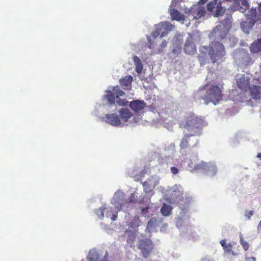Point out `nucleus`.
<instances>
[{
  "instance_id": "603ef678",
  "label": "nucleus",
  "mask_w": 261,
  "mask_h": 261,
  "mask_svg": "<svg viewBox=\"0 0 261 261\" xmlns=\"http://www.w3.org/2000/svg\"><path fill=\"white\" fill-rule=\"evenodd\" d=\"M258 11L260 13V15L261 16V4L259 5V6L258 7Z\"/></svg>"
},
{
  "instance_id": "412c9836",
  "label": "nucleus",
  "mask_w": 261,
  "mask_h": 261,
  "mask_svg": "<svg viewBox=\"0 0 261 261\" xmlns=\"http://www.w3.org/2000/svg\"><path fill=\"white\" fill-rule=\"evenodd\" d=\"M189 141H194L195 143H198V139L197 136L191 134H186L181 139L179 146L181 149L186 148L191 146Z\"/></svg>"
},
{
  "instance_id": "6ab92c4d",
  "label": "nucleus",
  "mask_w": 261,
  "mask_h": 261,
  "mask_svg": "<svg viewBox=\"0 0 261 261\" xmlns=\"http://www.w3.org/2000/svg\"><path fill=\"white\" fill-rule=\"evenodd\" d=\"M176 4V7H171L170 6V9L169 10L170 12V16L173 20H175L178 21H184L185 20V17L184 15L181 14L177 10L175 9V8H181V9L185 11V9L187 8L185 6H182L181 3H175L174 5Z\"/></svg>"
},
{
  "instance_id": "f03ea898",
  "label": "nucleus",
  "mask_w": 261,
  "mask_h": 261,
  "mask_svg": "<svg viewBox=\"0 0 261 261\" xmlns=\"http://www.w3.org/2000/svg\"><path fill=\"white\" fill-rule=\"evenodd\" d=\"M189 170L192 173L201 172L210 177L216 175L218 170L216 165L212 162H206L200 160L197 155L191 157L188 164Z\"/></svg>"
},
{
  "instance_id": "13d9d810",
  "label": "nucleus",
  "mask_w": 261,
  "mask_h": 261,
  "mask_svg": "<svg viewBox=\"0 0 261 261\" xmlns=\"http://www.w3.org/2000/svg\"><path fill=\"white\" fill-rule=\"evenodd\" d=\"M227 20L230 21V19H229L228 18H227Z\"/></svg>"
},
{
  "instance_id": "423d86ee",
  "label": "nucleus",
  "mask_w": 261,
  "mask_h": 261,
  "mask_svg": "<svg viewBox=\"0 0 261 261\" xmlns=\"http://www.w3.org/2000/svg\"><path fill=\"white\" fill-rule=\"evenodd\" d=\"M99 105L95 107L94 109L92 111V114L96 117L101 121L104 122L109 125L115 127H122L121 122L120 121V118L118 115L116 113H107L105 116H103L102 113L106 112H110V109L107 111H101L98 107Z\"/></svg>"
},
{
  "instance_id": "72a5a7b5",
  "label": "nucleus",
  "mask_w": 261,
  "mask_h": 261,
  "mask_svg": "<svg viewBox=\"0 0 261 261\" xmlns=\"http://www.w3.org/2000/svg\"><path fill=\"white\" fill-rule=\"evenodd\" d=\"M172 209L171 205L164 203L161 208V213L163 216L168 217L171 214Z\"/></svg>"
},
{
  "instance_id": "4be33fe9",
  "label": "nucleus",
  "mask_w": 261,
  "mask_h": 261,
  "mask_svg": "<svg viewBox=\"0 0 261 261\" xmlns=\"http://www.w3.org/2000/svg\"><path fill=\"white\" fill-rule=\"evenodd\" d=\"M108 253L107 252L102 258H100V255L95 249H91L88 255L87 259L88 261H108Z\"/></svg>"
},
{
  "instance_id": "4d7b16f0",
  "label": "nucleus",
  "mask_w": 261,
  "mask_h": 261,
  "mask_svg": "<svg viewBox=\"0 0 261 261\" xmlns=\"http://www.w3.org/2000/svg\"><path fill=\"white\" fill-rule=\"evenodd\" d=\"M259 227H261V220L259 222V224H258V228H259Z\"/></svg>"
},
{
  "instance_id": "0eeeda50",
  "label": "nucleus",
  "mask_w": 261,
  "mask_h": 261,
  "mask_svg": "<svg viewBox=\"0 0 261 261\" xmlns=\"http://www.w3.org/2000/svg\"><path fill=\"white\" fill-rule=\"evenodd\" d=\"M204 124L201 117L192 114L188 118L185 127L191 134L198 137L201 134V128Z\"/></svg>"
},
{
  "instance_id": "58836bf2",
  "label": "nucleus",
  "mask_w": 261,
  "mask_h": 261,
  "mask_svg": "<svg viewBox=\"0 0 261 261\" xmlns=\"http://www.w3.org/2000/svg\"><path fill=\"white\" fill-rule=\"evenodd\" d=\"M140 225V221L138 218H134L128 225V229H137Z\"/></svg>"
},
{
  "instance_id": "6e6552de",
  "label": "nucleus",
  "mask_w": 261,
  "mask_h": 261,
  "mask_svg": "<svg viewBox=\"0 0 261 261\" xmlns=\"http://www.w3.org/2000/svg\"><path fill=\"white\" fill-rule=\"evenodd\" d=\"M147 39L148 43L144 46L143 49V51L147 58L153 54H159L164 53L165 49L168 44V41L166 39L160 38V41L159 45L155 49H153L152 48L151 39L149 36H147Z\"/></svg>"
},
{
  "instance_id": "aec40b11",
  "label": "nucleus",
  "mask_w": 261,
  "mask_h": 261,
  "mask_svg": "<svg viewBox=\"0 0 261 261\" xmlns=\"http://www.w3.org/2000/svg\"><path fill=\"white\" fill-rule=\"evenodd\" d=\"M120 121L121 122L122 127L125 126L129 119L133 116L131 111L127 108H122L118 111Z\"/></svg>"
},
{
  "instance_id": "a211bd4d",
  "label": "nucleus",
  "mask_w": 261,
  "mask_h": 261,
  "mask_svg": "<svg viewBox=\"0 0 261 261\" xmlns=\"http://www.w3.org/2000/svg\"><path fill=\"white\" fill-rule=\"evenodd\" d=\"M250 76L248 74H238L236 76L237 86L242 90H246L248 87Z\"/></svg>"
},
{
  "instance_id": "f704fd0d",
  "label": "nucleus",
  "mask_w": 261,
  "mask_h": 261,
  "mask_svg": "<svg viewBox=\"0 0 261 261\" xmlns=\"http://www.w3.org/2000/svg\"><path fill=\"white\" fill-rule=\"evenodd\" d=\"M183 41V37L180 34L175 35L173 40L172 45L173 46H181Z\"/></svg>"
},
{
  "instance_id": "de8ad7c7",
  "label": "nucleus",
  "mask_w": 261,
  "mask_h": 261,
  "mask_svg": "<svg viewBox=\"0 0 261 261\" xmlns=\"http://www.w3.org/2000/svg\"><path fill=\"white\" fill-rule=\"evenodd\" d=\"M245 260L247 261H256V258L254 257H246Z\"/></svg>"
},
{
  "instance_id": "c03bdc74",
  "label": "nucleus",
  "mask_w": 261,
  "mask_h": 261,
  "mask_svg": "<svg viewBox=\"0 0 261 261\" xmlns=\"http://www.w3.org/2000/svg\"><path fill=\"white\" fill-rule=\"evenodd\" d=\"M168 226V225L167 223H164V224H163V225L161 226L160 228L161 231L165 232Z\"/></svg>"
},
{
  "instance_id": "cd10ccee",
  "label": "nucleus",
  "mask_w": 261,
  "mask_h": 261,
  "mask_svg": "<svg viewBox=\"0 0 261 261\" xmlns=\"http://www.w3.org/2000/svg\"><path fill=\"white\" fill-rule=\"evenodd\" d=\"M139 202H145L146 203V206L145 207H142L141 209V212L142 215L144 216L145 217H148L149 215H148V213H149V210L151 208L150 205H152V204L150 203V199L147 198H143L142 199H141L140 200H139Z\"/></svg>"
},
{
  "instance_id": "c756f323",
  "label": "nucleus",
  "mask_w": 261,
  "mask_h": 261,
  "mask_svg": "<svg viewBox=\"0 0 261 261\" xmlns=\"http://www.w3.org/2000/svg\"><path fill=\"white\" fill-rule=\"evenodd\" d=\"M133 80L132 76L126 75L120 80V84L122 86L124 87L125 89H129L131 86Z\"/></svg>"
},
{
  "instance_id": "8fccbe9b",
  "label": "nucleus",
  "mask_w": 261,
  "mask_h": 261,
  "mask_svg": "<svg viewBox=\"0 0 261 261\" xmlns=\"http://www.w3.org/2000/svg\"><path fill=\"white\" fill-rule=\"evenodd\" d=\"M189 143L191 144V146L192 147H195L198 143H195V142L194 141H189Z\"/></svg>"
},
{
  "instance_id": "c85d7f7f",
  "label": "nucleus",
  "mask_w": 261,
  "mask_h": 261,
  "mask_svg": "<svg viewBox=\"0 0 261 261\" xmlns=\"http://www.w3.org/2000/svg\"><path fill=\"white\" fill-rule=\"evenodd\" d=\"M256 8H252L248 13L245 14L246 18L251 22V25H254L256 21Z\"/></svg>"
},
{
  "instance_id": "e433bc0d",
  "label": "nucleus",
  "mask_w": 261,
  "mask_h": 261,
  "mask_svg": "<svg viewBox=\"0 0 261 261\" xmlns=\"http://www.w3.org/2000/svg\"><path fill=\"white\" fill-rule=\"evenodd\" d=\"M253 25H251V22H246L245 21L241 23V28L242 31L246 34H249V30L252 28Z\"/></svg>"
},
{
  "instance_id": "473e14b6",
  "label": "nucleus",
  "mask_w": 261,
  "mask_h": 261,
  "mask_svg": "<svg viewBox=\"0 0 261 261\" xmlns=\"http://www.w3.org/2000/svg\"><path fill=\"white\" fill-rule=\"evenodd\" d=\"M250 49L252 53H254L261 51V38L257 39L252 43Z\"/></svg>"
},
{
  "instance_id": "f8f14e48",
  "label": "nucleus",
  "mask_w": 261,
  "mask_h": 261,
  "mask_svg": "<svg viewBox=\"0 0 261 261\" xmlns=\"http://www.w3.org/2000/svg\"><path fill=\"white\" fill-rule=\"evenodd\" d=\"M185 12L186 14H189V19H199L204 16L206 12L205 7L201 5L197 4L194 5L190 9L186 8L185 9Z\"/></svg>"
},
{
  "instance_id": "b1692460",
  "label": "nucleus",
  "mask_w": 261,
  "mask_h": 261,
  "mask_svg": "<svg viewBox=\"0 0 261 261\" xmlns=\"http://www.w3.org/2000/svg\"><path fill=\"white\" fill-rule=\"evenodd\" d=\"M184 50L186 54L190 55L194 54L196 51L195 45L193 41V38L190 35L186 40Z\"/></svg>"
},
{
  "instance_id": "6e6d98bb",
  "label": "nucleus",
  "mask_w": 261,
  "mask_h": 261,
  "mask_svg": "<svg viewBox=\"0 0 261 261\" xmlns=\"http://www.w3.org/2000/svg\"><path fill=\"white\" fill-rule=\"evenodd\" d=\"M230 253L232 254L233 256H236L237 255V253H235L232 250V251L230 252Z\"/></svg>"
},
{
  "instance_id": "1a4fd4ad",
  "label": "nucleus",
  "mask_w": 261,
  "mask_h": 261,
  "mask_svg": "<svg viewBox=\"0 0 261 261\" xmlns=\"http://www.w3.org/2000/svg\"><path fill=\"white\" fill-rule=\"evenodd\" d=\"M174 28V26L168 21H162L155 25L154 30L152 33V37L155 39L158 36L160 38L166 37Z\"/></svg>"
},
{
  "instance_id": "f3484780",
  "label": "nucleus",
  "mask_w": 261,
  "mask_h": 261,
  "mask_svg": "<svg viewBox=\"0 0 261 261\" xmlns=\"http://www.w3.org/2000/svg\"><path fill=\"white\" fill-rule=\"evenodd\" d=\"M159 181L160 177L158 176L153 175L148 177L145 181H141L144 191L146 193L151 192L159 184Z\"/></svg>"
},
{
  "instance_id": "3c124183",
  "label": "nucleus",
  "mask_w": 261,
  "mask_h": 261,
  "mask_svg": "<svg viewBox=\"0 0 261 261\" xmlns=\"http://www.w3.org/2000/svg\"><path fill=\"white\" fill-rule=\"evenodd\" d=\"M207 0H200L198 4L201 5V4H204L206 3Z\"/></svg>"
},
{
  "instance_id": "2f4dec72",
  "label": "nucleus",
  "mask_w": 261,
  "mask_h": 261,
  "mask_svg": "<svg viewBox=\"0 0 261 261\" xmlns=\"http://www.w3.org/2000/svg\"><path fill=\"white\" fill-rule=\"evenodd\" d=\"M133 61L135 66V71L137 73L138 75L140 74L143 70V64L139 57L137 56H134Z\"/></svg>"
},
{
  "instance_id": "49530a36",
  "label": "nucleus",
  "mask_w": 261,
  "mask_h": 261,
  "mask_svg": "<svg viewBox=\"0 0 261 261\" xmlns=\"http://www.w3.org/2000/svg\"><path fill=\"white\" fill-rule=\"evenodd\" d=\"M178 169L176 167H172L171 168V172H172V174H176L178 172Z\"/></svg>"
},
{
  "instance_id": "f257e3e1",
  "label": "nucleus",
  "mask_w": 261,
  "mask_h": 261,
  "mask_svg": "<svg viewBox=\"0 0 261 261\" xmlns=\"http://www.w3.org/2000/svg\"><path fill=\"white\" fill-rule=\"evenodd\" d=\"M125 95V93L120 89L119 86L109 87L105 91V94L102 96V100L103 101L107 100L108 103L99 105L98 107L103 112L105 110H107V111H108L109 109H110L111 107L114 105L116 99H117L116 103L118 106H126L128 101L125 99L119 98L120 96H124Z\"/></svg>"
},
{
  "instance_id": "dca6fc26",
  "label": "nucleus",
  "mask_w": 261,
  "mask_h": 261,
  "mask_svg": "<svg viewBox=\"0 0 261 261\" xmlns=\"http://www.w3.org/2000/svg\"><path fill=\"white\" fill-rule=\"evenodd\" d=\"M138 248L141 251L143 256L147 258L153 249L152 242L148 239H141L138 243Z\"/></svg>"
},
{
  "instance_id": "5fc2aeb1",
  "label": "nucleus",
  "mask_w": 261,
  "mask_h": 261,
  "mask_svg": "<svg viewBox=\"0 0 261 261\" xmlns=\"http://www.w3.org/2000/svg\"><path fill=\"white\" fill-rule=\"evenodd\" d=\"M256 156H257V158H259L261 160V153H258L257 154Z\"/></svg>"
},
{
  "instance_id": "9b49d317",
  "label": "nucleus",
  "mask_w": 261,
  "mask_h": 261,
  "mask_svg": "<svg viewBox=\"0 0 261 261\" xmlns=\"http://www.w3.org/2000/svg\"><path fill=\"white\" fill-rule=\"evenodd\" d=\"M190 216L188 214V209L187 207H182L180 212L175 217V224L176 227L184 231L189 224Z\"/></svg>"
},
{
  "instance_id": "5701e85b",
  "label": "nucleus",
  "mask_w": 261,
  "mask_h": 261,
  "mask_svg": "<svg viewBox=\"0 0 261 261\" xmlns=\"http://www.w3.org/2000/svg\"><path fill=\"white\" fill-rule=\"evenodd\" d=\"M138 232L137 229L128 228L124 233V237L126 239L127 243L130 247L134 246V241L136 238Z\"/></svg>"
},
{
  "instance_id": "a18cd8bd",
  "label": "nucleus",
  "mask_w": 261,
  "mask_h": 261,
  "mask_svg": "<svg viewBox=\"0 0 261 261\" xmlns=\"http://www.w3.org/2000/svg\"><path fill=\"white\" fill-rule=\"evenodd\" d=\"M181 2H182V0H172L171 3V7H176V4L174 5L175 3H181Z\"/></svg>"
},
{
  "instance_id": "bf43d9fd",
  "label": "nucleus",
  "mask_w": 261,
  "mask_h": 261,
  "mask_svg": "<svg viewBox=\"0 0 261 261\" xmlns=\"http://www.w3.org/2000/svg\"><path fill=\"white\" fill-rule=\"evenodd\" d=\"M81 261H85V260H82Z\"/></svg>"
},
{
  "instance_id": "20e7f679",
  "label": "nucleus",
  "mask_w": 261,
  "mask_h": 261,
  "mask_svg": "<svg viewBox=\"0 0 261 261\" xmlns=\"http://www.w3.org/2000/svg\"><path fill=\"white\" fill-rule=\"evenodd\" d=\"M195 97H201L205 105L212 102L216 105L221 99V90L217 86L212 85L210 87L206 86L200 88Z\"/></svg>"
},
{
  "instance_id": "4468645a",
  "label": "nucleus",
  "mask_w": 261,
  "mask_h": 261,
  "mask_svg": "<svg viewBox=\"0 0 261 261\" xmlns=\"http://www.w3.org/2000/svg\"><path fill=\"white\" fill-rule=\"evenodd\" d=\"M222 1L214 0L207 5V10L212 12L214 17H219L225 12V9L221 6Z\"/></svg>"
},
{
  "instance_id": "7c9ffc66",
  "label": "nucleus",
  "mask_w": 261,
  "mask_h": 261,
  "mask_svg": "<svg viewBox=\"0 0 261 261\" xmlns=\"http://www.w3.org/2000/svg\"><path fill=\"white\" fill-rule=\"evenodd\" d=\"M250 91L252 97L255 99H260L261 98L260 88L258 86H253L250 88Z\"/></svg>"
},
{
  "instance_id": "37998d69",
  "label": "nucleus",
  "mask_w": 261,
  "mask_h": 261,
  "mask_svg": "<svg viewBox=\"0 0 261 261\" xmlns=\"http://www.w3.org/2000/svg\"><path fill=\"white\" fill-rule=\"evenodd\" d=\"M253 215V211H250L249 212H246L245 213V216L248 219H250L251 217Z\"/></svg>"
},
{
  "instance_id": "4c0bfd02",
  "label": "nucleus",
  "mask_w": 261,
  "mask_h": 261,
  "mask_svg": "<svg viewBox=\"0 0 261 261\" xmlns=\"http://www.w3.org/2000/svg\"><path fill=\"white\" fill-rule=\"evenodd\" d=\"M244 136V133L242 131H238L235 134L234 137V141H232L231 143L233 145H236L237 144L240 142L241 139H242Z\"/></svg>"
},
{
  "instance_id": "ea45409f",
  "label": "nucleus",
  "mask_w": 261,
  "mask_h": 261,
  "mask_svg": "<svg viewBox=\"0 0 261 261\" xmlns=\"http://www.w3.org/2000/svg\"><path fill=\"white\" fill-rule=\"evenodd\" d=\"M171 49L172 54L175 56H178L181 52V46L171 45Z\"/></svg>"
},
{
  "instance_id": "a878e982",
  "label": "nucleus",
  "mask_w": 261,
  "mask_h": 261,
  "mask_svg": "<svg viewBox=\"0 0 261 261\" xmlns=\"http://www.w3.org/2000/svg\"><path fill=\"white\" fill-rule=\"evenodd\" d=\"M175 145L171 144L168 147V149H165L164 154L165 161L167 163H173L174 162V153H175Z\"/></svg>"
},
{
  "instance_id": "2eb2a0df",
  "label": "nucleus",
  "mask_w": 261,
  "mask_h": 261,
  "mask_svg": "<svg viewBox=\"0 0 261 261\" xmlns=\"http://www.w3.org/2000/svg\"><path fill=\"white\" fill-rule=\"evenodd\" d=\"M228 32V28L226 25H218L213 30L210 37L211 39H214L215 41H218V40L225 38Z\"/></svg>"
},
{
  "instance_id": "09e8293b",
  "label": "nucleus",
  "mask_w": 261,
  "mask_h": 261,
  "mask_svg": "<svg viewBox=\"0 0 261 261\" xmlns=\"http://www.w3.org/2000/svg\"><path fill=\"white\" fill-rule=\"evenodd\" d=\"M201 261H214V260L209 257H204V258H202Z\"/></svg>"
},
{
  "instance_id": "9d476101",
  "label": "nucleus",
  "mask_w": 261,
  "mask_h": 261,
  "mask_svg": "<svg viewBox=\"0 0 261 261\" xmlns=\"http://www.w3.org/2000/svg\"><path fill=\"white\" fill-rule=\"evenodd\" d=\"M95 213L100 220H103L105 216L107 218H110L111 220L115 221L117 218L118 211L107 205H103L98 209L95 210Z\"/></svg>"
},
{
  "instance_id": "c9c22d12",
  "label": "nucleus",
  "mask_w": 261,
  "mask_h": 261,
  "mask_svg": "<svg viewBox=\"0 0 261 261\" xmlns=\"http://www.w3.org/2000/svg\"><path fill=\"white\" fill-rule=\"evenodd\" d=\"M220 243L225 253H230L232 251V244L231 243L227 244L225 240H221Z\"/></svg>"
},
{
  "instance_id": "393cba45",
  "label": "nucleus",
  "mask_w": 261,
  "mask_h": 261,
  "mask_svg": "<svg viewBox=\"0 0 261 261\" xmlns=\"http://www.w3.org/2000/svg\"><path fill=\"white\" fill-rule=\"evenodd\" d=\"M161 219L159 217H153L150 219L148 222L146 231L153 232L156 231L158 227L161 222Z\"/></svg>"
},
{
  "instance_id": "a19ab883",
  "label": "nucleus",
  "mask_w": 261,
  "mask_h": 261,
  "mask_svg": "<svg viewBox=\"0 0 261 261\" xmlns=\"http://www.w3.org/2000/svg\"><path fill=\"white\" fill-rule=\"evenodd\" d=\"M240 243L242 245L243 249L245 251H247L249 249V244L247 241L243 239V237L242 234L240 236Z\"/></svg>"
},
{
  "instance_id": "ddd939ff",
  "label": "nucleus",
  "mask_w": 261,
  "mask_h": 261,
  "mask_svg": "<svg viewBox=\"0 0 261 261\" xmlns=\"http://www.w3.org/2000/svg\"><path fill=\"white\" fill-rule=\"evenodd\" d=\"M183 189L179 185H175L169 187L167 190V195L171 202H178L182 199Z\"/></svg>"
},
{
  "instance_id": "7ed1b4c3",
  "label": "nucleus",
  "mask_w": 261,
  "mask_h": 261,
  "mask_svg": "<svg viewBox=\"0 0 261 261\" xmlns=\"http://www.w3.org/2000/svg\"><path fill=\"white\" fill-rule=\"evenodd\" d=\"M199 50L201 53H208L213 63L222 62L225 55L224 46L218 41H211L208 46H202Z\"/></svg>"
},
{
  "instance_id": "79ce46f5",
  "label": "nucleus",
  "mask_w": 261,
  "mask_h": 261,
  "mask_svg": "<svg viewBox=\"0 0 261 261\" xmlns=\"http://www.w3.org/2000/svg\"><path fill=\"white\" fill-rule=\"evenodd\" d=\"M144 175V172H141L139 175L134 174L133 172L130 174V176L132 177L135 180L138 181L139 180H142V177Z\"/></svg>"
},
{
  "instance_id": "bb28decb",
  "label": "nucleus",
  "mask_w": 261,
  "mask_h": 261,
  "mask_svg": "<svg viewBox=\"0 0 261 261\" xmlns=\"http://www.w3.org/2000/svg\"><path fill=\"white\" fill-rule=\"evenodd\" d=\"M129 106L132 110L138 112L145 108V103L142 100H136L130 102Z\"/></svg>"
},
{
  "instance_id": "39448f33",
  "label": "nucleus",
  "mask_w": 261,
  "mask_h": 261,
  "mask_svg": "<svg viewBox=\"0 0 261 261\" xmlns=\"http://www.w3.org/2000/svg\"><path fill=\"white\" fill-rule=\"evenodd\" d=\"M135 194L134 193L129 198H127L123 191L117 190L114 194L113 197L111 200V203L114 206V209L118 212L127 211Z\"/></svg>"
},
{
  "instance_id": "864d4df0",
  "label": "nucleus",
  "mask_w": 261,
  "mask_h": 261,
  "mask_svg": "<svg viewBox=\"0 0 261 261\" xmlns=\"http://www.w3.org/2000/svg\"><path fill=\"white\" fill-rule=\"evenodd\" d=\"M232 42L233 43H236L237 42V39L236 38H232Z\"/></svg>"
}]
</instances>
